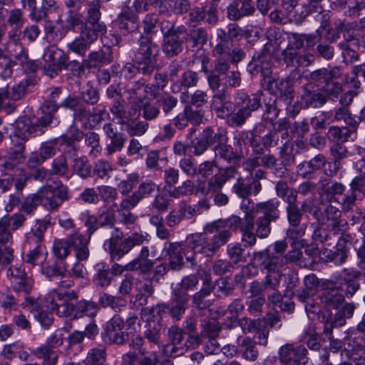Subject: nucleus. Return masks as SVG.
Masks as SVG:
<instances>
[{"label": "nucleus", "mask_w": 365, "mask_h": 365, "mask_svg": "<svg viewBox=\"0 0 365 365\" xmlns=\"http://www.w3.org/2000/svg\"><path fill=\"white\" fill-rule=\"evenodd\" d=\"M78 296L74 291L58 292L52 290L46 294L43 299V311L36 299L31 297H26L22 303L24 312H29L30 314L22 315L21 319L34 318V319H49L48 314L55 315L59 318L70 317L73 314L74 318H82L84 317H95L98 311L96 304L87 301H81L76 304Z\"/></svg>", "instance_id": "f257e3e1"}, {"label": "nucleus", "mask_w": 365, "mask_h": 365, "mask_svg": "<svg viewBox=\"0 0 365 365\" xmlns=\"http://www.w3.org/2000/svg\"><path fill=\"white\" fill-rule=\"evenodd\" d=\"M230 240V234L226 232L220 222H211L204 227V232L188 236L186 244L195 253L206 257L214 256Z\"/></svg>", "instance_id": "f03ea898"}, {"label": "nucleus", "mask_w": 365, "mask_h": 365, "mask_svg": "<svg viewBox=\"0 0 365 365\" xmlns=\"http://www.w3.org/2000/svg\"><path fill=\"white\" fill-rule=\"evenodd\" d=\"M4 57L5 59L0 60V66L2 68L1 76L4 78L12 76V67L14 65H19L26 73H34L39 67L36 61L29 59L26 49L16 40L8 43Z\"/></svg>", "instance_id": "7ed1b4c3"}, {"label": "nucleus", "mask_w": 365, "mask_h": 365, "mask_svg": "<svg viewBox=\"0 0 365 365\" xmlns=\"http://www.w3.org/2000/svg\"><path fill=\"white\" fill-rule=\"evenodd\" d=\"M123 234L118 229H115L110 239L104 243L105 250H107L113 259L119 260L125 254H128L135 246H140L144 242H148L150 236L148 233L133 232L122 240Z\"/></svg>", "instance_id": "20e7f679"}, {"label": "nucleus", "mask_w": 365, "mask_h": 365, "mask_svg": "<svg viewBox=\"0 0 365 365\" xmlns=\"http://www.w3.org/2000/svg\"><path fill=\"white\" fill-rule=\"evenodd\" d=\"M158 46L148 36H142L138 41V48L135 52L134 59L138 65V71L143 74H150L155 68L158 54Z\"/></svg>", "instance_id": "39448f33"}, {"label": "nucleus", "mask_w": 365, "mask_h": 365, "mask_svg": "<svg viewBox=\"0 0 365 365\" xmlns=\"http://www.w3.org/2000/svg\"><path fill=\"white\" fill-rule=\"evenodd\" d=\"M235 100L238 110L227 117V123L231 127L242 125L251 116L252 112L261 106L260 97L257 94L248 96L245 93H237Z\"/></svg>", "instance_id": "423d86ee"}, {"label": "nucleus", "mask_w": 365, "mask_h": 365, "mask_svg": "<svg viewBox=\"0 0 365 365\" xmlns=\"http://www.w3.org/2000/svg\"><path fill=\"white\" fill-rule=\"evenodd\" d=\"M307 354L303 345L294 346L292 344H286L278 350L279 360L283 365H313Z\"/></svg>", "instance_id": "0eeeda50"}, {"label": "nucleus", "mask_w": 365, "mask_h": 365, "mask_svg": "<svg viewBox=\"0 0 365 365\" xmlns=\"http://www.w3.org/2000/svg\"><path fill=\"white\" fill-rule=\"evenodd\" d=\"M41 205L49 211L58 210L68 199V189L62 184L56 189L51 185L43 186L38 190Z\"/></svg>", "instance_id": "6e6552de"}, {"label": "nucleus", "mask_w": 365, "mask_h": 365, "mask_svg": "<svg viewBox=\"0 0 365 365\" xmlns=\"http://www.w3.org/2000/svg\"><path fill=\"white\" fill-rule=\"evenodd\" d=\"M98 36L93 29H90L87 26V24H82L80 35L67 43L68 53L85 57L91 46L97 41Z\"/></svg>", "instance_id": "1a4fd4ad"}, {"label": "nucleus", "mask_w": 365, "mask_h": 365, "mask_svg": "<svg viewBox=\"0 0 365 365\" xmlns=\"http://www.w3.org/2000/svg\"><path fill=\"white\" fill-rule=\"evenodd\" d=\"M129 321H108L101 333L103 341L106 345H123L128 339V328L130 324H127Z\"/></svg>", "instance_id": "9d476101"}, {"label": "nucleus", "mask_w": 365, "mask_h": 365, "mask_svg": "<svg viewBox=\"0 0 365 365\" xmlns=\"http://www.w3.org/2000/svg\"><path fill=\"white\" fill-rule=\"evenodd\" d=\"M346 190L344 184L333 181L329 178H322L318 182V194L321 204L339 203L336 195H342Z\"/></svg>", "instance_id": "9b49d317"}, {"label": "nucleus", "mask_w": 365, "mask_h": 365, "mask_svg": "<svg viewBox=\"0 0 365 365\" xmlns=\"http://www.w3.org/2000/svg\"><path fill=\"white\" fill-rule=\"evenodd\" d=\"M7 277L14 291L23 292L26 294L31 292L34 280L27 275L21 264L9 267L7 270Z\"/></svg>", "instance_id": "f8f14e48"}, {"label": "nucleus", "mask_w": 365, "mask_h": 365, "mask_svg": "<svg viewBox=\"0 0 365 365\" xmlns=\"http://www.w3.org/2000/svg\"><path fill=\"white\" fill-rule=\"evenodd\" d=\"M241 327L244 333L254 334L259 339L258 343L260 345H267V336L270 328L279 321H236Z\"/></svg>", "instance_id": "ddd939ff"}, {"label": "nucleus", "mask_w": 365, "mask_h": 365, "mask_svg": "<svg viewBox=\"0 0 365 365\" xmlns=\"http://www.w3.org/2000/svg\"><path fill=\"white\" fill-rule=\"evenodd\" d=\"M253 256L255 260L257 261L263 269L269 273V274L273 273L274 274V276L279 275L280 279L279 271L284 264L283 257L281 255H275L269 250H265L254 252Z\"/></svg>", "instance_id": "4468645a"}, {"label": "nucleus", "mask_w": 365, "mask_h": 365, "mask_svg": "<svg viewBox=\"0 0 365 365\" xmlns=\"http://www.w3.org/2000/svg\"><path fill=\"white\" fill-rule=\"evenodd\" d=\"M210 107L217 116L222 119L232 114L235 108L230 100V94L225 90L220 91L213 95Z\"/></svg>", "instance_id": "2eb2a0df"}, {"label": "nucleus", "mask_w": 365, "mask_h": 365, "mask_svg": "<svg viewBox=\"0 0 365 365\" xmlns=\"http://www.w3.org/2000/svg\"><path fill=\"white\" fill-rule=\"evenodd\" d=\"M66 240L71 248H73L76 259L87 260L90 256L88 244L90 238L79 231L68 235Z\"/></svg>", "instance_id": "dca6fc26"}, {"label": "nucleus", "mask_w": 365, "mask_h": 365, "mask_svg": "<svg viewBox=\"0 0 365 365\" xmlns=\"http://www.w3.org/2000/svg\"><path fill=\"white\" fill-rule=\"evenodd\" d=\"M341 217V211L332 203H329L324 211L323 220L329 222L328 227L335 235L345 232L347 228V222Z\"/></svg>", "instance_id": "f3484780"}, {"label": "nucleus", "mask_w": 365, "mask_h": 365, "mask_svg": "<svg viewBox=\"0 0 365 365\" xmlns=\"http://www.w3.org/2000/svg\"><path fill=\"white\" fill-rule=\"evenodd\" d=\"M58 52L53 47L47 48L43 53V59L45 62L43 68L51 77L58 75V72L66 68V57L61 55L56 61Z\"/></svg>", "instance_id": "a211bd4d"}, {"label": "nucleus", "mask_w": 365, "mask_h": 365, "mask_svg": "<svg viewBox=\"0 0 365 365\" xmlns=\"http://www.w3.org/2000/svg\"><path fill=\"white\" fill-rule=\"evenodd\" d=\"M163 251L168 257L169 267L173 270H180L183 265V247L180 242H165L163 247Z\"/></svg>", "instance_id": "6ab92c4d"}, {"label": "nucleus", "mask_w": 365, "mask_h": 365, "mask_svg": "<svg viewBox=\"0 0 365 365\" xmlns=\"http://www.w3.org/2000/svg\"><path fill=\"white\" fill-rule=\"evenodd\" d=\"M254 0H237L227 8V17L232 21L252 15L255 9Z\"/></svg>", "instance_id": "aec40b11"}, {"label": "nucleus", "mask_w": 365, "mask_h": 365, "mask_svg": "<svg viewBox=\"0 0 365 365\" xmlns=\"http://www.w3.org/2000/svg\"><path fill=\"white\" fill-rule=\"evenodd\" d=\"M105 115L106 113L104 110H99L98 113H91L81 106L73 112V118L76 121L80 122L86 128H91L96 125Z\"/></svg>", "instance_id": "412c9836"}, {"label": "nucleus", "mask_w": 365, "mask_h": 365, "mask_svg": "<svg viewBox=\"0 0 365 365\" xmlns=\"http://www.w3.org/2000/svg\"><path fill=\"white\" fill-rule=\"evenodd\" d=\"M113 61L110 47L91 52L83 61V66L88 69L101 67L108 64Z\"/></svg>", "instance_id": "4be33fe9"}, {"label": "nucleus", "mask_w": 365, "mask_h": 365, "mask_svg": "<svg viewBox=\"0 0 365 365\" xmlns=\"http://www.w3.org/2000/svg\"><path fill=\"white\" fill-rule=\"evenodd\" d=\"M100 1L98 0L93 1L89 4V6L88 9V16H87V26L90 29H93L94 32L96 33L97 35L104 34L106 33V26L103 23H99V20L101 19V12H100Z\"/></svg>", "instance_id": "5701e85b"}, {"label": "nucleus", "mask_w": 365, "mask_h": 365, "mask_svg": "<svg viewBox=\"0 0 365 365\" xmlns=\"http://www.w3.org/2000/svg\"><path fill=\"white\" fill-rule=\"evenodd\" d=\"M13 142L14 143V146L11 148L9 152L8 160L5 163L6 168L13 167L19 164L26 158V140L24 138H20L19 136H14Z\"/></svg>", "instance_id": "b1692460"}, {"label": "nucleus", "mask_w": 365, "mask_h": 365, "mask_svg": "<svg viewBox=\"0 0 365 365\" xmlns=\"http://www.w3.org/2000/svg\"><path fill=\"white\" fill-rule=\"evenodd\" d=\"M213 56L217 58L215 61V69L219 74H225L229 71L230 65L227 56L229 54V48L224 42H220L214 48Z\"/></svg>", "instance_id": "393cba45"}, {"label": "nucleus", "mask_w": 365, "mask_h": 365, "mask_svg": "<svg viewBox=\"0 0 365 365\" xmlns=\"http://www.w3.org/2000/svg\"><path fill=\"white\" fill-rule=\"evenodd\" d=\"M110 112L116 118L118 124L125 125L133 120L136 112V107L135 104L131 103L130 109L127 110L124 103L115 101L110 108Z\"/></svg>", "instance_id": "a878e982"}, {"label": "nucleus", "mask_w": 365, "mask_h": 365, "mask_svg": "<svg viewBox=\"0 0 365 365\" xmlns=\"http://www.w3.org/2000/svg\"><path fill=\"white\" fill-rule=\"evenodd\" d=\"M169 338L172 341L171 355L180 356L186 351L183 343L185 331L176 326H172L168 330Z\"/></svg>", "instance_id": "bb28decb"}, {"label": "nucleus", "mask_w": 365, "mask_h": 365, "mask_svg": "<svg viewBox=\"0 0 365 365\" xmlns=\"http://www.w3.org/2000/svg\"><path fill=\"white\" fill-rule=\"evenodd\" d=\"M199 280L196 275L190 274L183 277L181 282L173 289V294L177 295L181 301L189 299L188 291L193 290L198 284Z\"/></svg>", "instance_id": "cd10ccee"}, {"label": "nucleus", "mask_w": 365, "mask_h": 365, "mask_svg": "<svg viewBox=\"0 0 365 365\" xmlns=\"http://www.w3.org/2000/svg\"><path fill=\"white\" fill-rule=\"evenodd\" d=\"M135 301H140V305L147 302V299L152 296L154 292L153 281L150 279L143 278L135 281Z\"/></svg>", "instance_id": "c85d7f7f"}, {"label": "nucleus", "mask_w": 365, "mask_h": 365, "mask_svg": "<svg viewBox=\"0 0 365 365\" xmlns=\"http://www.w3.org/2000/svg\"><path fill=\"white\" fill-rule=\"evenodd\" d=\"M278 202L268 200L264 202H259L255 206V215H261L259 217L265 218L269 221L276 220L279 216L278 210Z\"/></svg>", "instance_id": "c756f323"}, {"label": "nucleus", "mask_w": 365, "mask_h": 365, "mask_svg": "<svg viewBox=\"0 0 365 365\" xmlns=\"http://www.w3.org/2000/svg\"><path fill=\"white\" fill-rule=\"evenodd\" d=\"M163 51L168 57H173L182 50V41L180 38V32L173 33L164 37Z\"/></svg>", "instance_id": "7c9ffc66"}, {"label": "nucleus", "mask_w": 365, "mask_h": 365, "mask_svg": "<svg viewBox=\"0 0 365 365\" xmlns=\"http://www.w3.org/2000/svg\"><path fill=\"white\" fill-rule=\"evenodd\" d=\"M321 302L329 309H339L344 302V297L337 289L325 290L321 295Z\"/></svg>", "instance_id": "2f4dec72"}, {"label": "nucleus", "mask_w": 365, "mask_h": 365, "mask_svg": "<svg viewBox=\"0 0 365 365\" xmlns=\"http://www.w3.org/2000/svg\"><path fill=\"white\" fill-rule=\"evenodd\" d=\"M326 164V160L323 155H317L312 158L309 161L306 162L305 166H307L309 172H303L304 165H299L297 166L298 175L305 179H312L314 173L316 170L322 168Z\"/></svg>", "instance_id": "473e14b6"}, {"label": "nucleus", "mask_w": 365, "mask_h": 365, "mask_svg": "<svg viewBox=\"0 0 365 365\" xmlns=\"http://www.w3.org/2000/svg\"><path fill=\"white\" fill-rule=\"evenodd\" d=\"M137 205L130 200L128 197L123 199L118 208L119 221L126 225H133L137 220L130 210Z\"/></svg>", "instance_id": "72a5a7b5"}, {"label": "nucleus", "mask_w": 365, "mask_h": 365, "mask_svg": "<svg viewBox=\"0 0 365 365\" xmlns=\"http://www.w3.org/2000/svg\"><path fill=\"white\" fill-rule=\"evenodd\" d=\"M340 70L337 67L331 68H322L310 73V78L317 82L324 83L325 85L332 82L340 76Z\"/></svg>", "instance_id": "f704fd0d"}, {"label": "nucleus", "mask_w": 365, "mask_h": 365, "mask_svg": "<svg viewBox=\"0 0 365 365\" xmlns=\"http://www.w3.org/2000/svg\"><path fill=\"white\" fill-rule=\"evenodd\" d=\"M255 223L253 217L245 219L243 224L241 225L240 231L242 234V242L244 247H253L257 243L256 232H254Z\"/></svg>", "instance_id": "c9c22d12"}, {"label": "nucleus", "mask_w": 365, "mask_h": 365, "mask_svg": "<svg viewBox=\"0 0 365 365\" xmlns=\"http://www.w3.org/2000/svg\"><path fill=\"white\" fill-rule=\"evenodd\" d=\"M31 354L42 360V365H56L58 358V350H53L43 344L33 349Z\"/></svg>", "instance_id": "e433bc0d"}, {"label": "nucleus", "mask_w": 365, "mask_h": 365, "mask_svg": "<svg viewBox=\"0 0 365 365\" xmlns=\"http://www.w3.org/2000/svg\"><path fill=\"white\" fill-rule=\"evenodd\" d=\"M157 185L151 180L142 182L136 191H135L128 198L134 203L138 205L141 200L148 198L155 192Z\"/></svg>", "instance_id": "4c0bfd02"}, {"label": "nucleus", "mask_w": 365, "mask_h": 365, "mask_svg": "<svg viewBox=\"0 0 365 365\" xmlns=\"http://www.w3.org/2000/svg\"><path fill=\"white\" fill-rule=\"evenodd\" d=\"M286 202L288 205L287 207V218L290 225H299L301 224L302 213L299 210L297 202V194H291L287 199Z\"/></svg>", "instance_id": "58836bf2"}, {"label": "nucleus", "mask_w": 365, "mask_h": 365, "mask_svg": "<svg viewBox=\"0 0 365 365\" xmlns=\"http://www.w3.org/2000/svg\"><path fill=\"white\" fill-rule=\"evenodd\" d=\"M227 255L230 262L234 264L245 263L249 254L245 252L243 246L239 242L230 243L227 246Z\"/></svg>", "instance_id": "ea45409f"}, {"label": "nucleus", "mask_w": 365, "mask_h": 365, "mask_svg": "<svg viewBox=\"0 0 365 365\" xmlns=\"http://www.w3.org/2000/svg\"><path fill=\"white\" fill-rule=\"evenodd\" d=\"M276 284H279V275L272 276V274H267L263 283L257 281L251 283L250 292L252 296L255 297L263 292H267L269 287H274Z\"/></svg>", "instance_id": "a19ab883"}, {"label": "nucleus", "mask_w": 365, "mask_h": 365, "mask_svg": "<svg viewBox=\"0 0 365 365\" xmlns=\"http://www.w3.org/2000/svg\"><path fill=\"white\" fill-rule=\"evenodd\" d=\"M302 101L306 107L317 108L324 105L327 98L321 92L305 91L302 96Z\"/></svg>", "instance_id": "79ce46f5"}, {"label": "nucleus", "mask_w": 365, "mask_h": 365, "mask_svg": "<svg viewBox=\"0 0 365 365\" xmlns=\"http://www.w3.org/2000/svg\"><path fill=\"white\" fill-rule=\"evenodd\" d=\"M41 205L38 192L27 195L21 202L19 210L25 215H31Z\"/></svg>", "instance_id": "37998d69"}, {"label": "nucleus", "mask_w": 365, "mask_h": 365, "mask_svg": "<svg viewBox=\"0 0 365 365\" xmlns=\"http://www.w3.org/2000/svg\"><path fill=\"white\" fill-rule=\"evenodd\" d=\"M242 351V356L247 361H255L257 359L259 352L255 342L250 337L242 340L240 345Z\"/></svg>", "instance_id": "c03bdc74"}, {"label": "nucleus", "mask_w": 365, "mask_h": 365, "mask_svg": "<svg viewBox=\"0 0 365 365\" xmlns=\"http://www.w3.org/2000/svg\"><path fill=\"white\" fill-rule=\"evenodd\" d=\"M201 138L210 146L215 143L227 141L226 132L222 130H217L216 132L211 128L207 127L203 130Z\"/></svg>", "instance_id": "a18cd8bd"}, {"label": "nucleus", "mask_w": 365, "mask_h": 365, "mask_svg": "<svg viewBox=\"0 0 365 365\" xmlns=\"http://www.w3.org/2000/svg\"><path fill=\"white\" fill-rule=\"evenodd\" d=\"M168 317H169L168 307L165 304H158L155 307H146L141 311V317L147 319H162Z\"/></svg>", "instance_id": "49530a36"}, {"label": "nucleus", "mask_w": 365, "mask_h": 365, "mask_svg": "<svg viewBox=\"0 0 365 365\" xmlns=\"http://www.w3.org/2000/svg\"><path fill=\"white\" fill-rule=\"evenodd\" d=\"M233 171V169H227L225 170L222 173L215 175L208 182L207 192H211L212 193H215L220 192L225 182L227 180L228 178H230V175L232 174Z\"/></svg>", "instance_id": "de8ad7c7"}, {"label": "nucleus", "mask_w": 365, "mask_h": 365, "mask_svg": "<svg viewBox=\"0 0 365 365\" xmlns=\"http://www.w3.org/2000/svg\"><path fill=\"white\" fill-rule=\"evenodd\" d=\"M136 16L128 11L121 13L115 20L119 29L125 31H133L136 28Z\"/></svg>", "instance_id": "09e8293b"}, {"label": "nucleus", "mask_w": 365, "mask_h": 365, "mask_svg": "<svg viewBox=\"0 0 365 365\" xmlns=\"http://www.w3.org/2000/svg\"><path fill=\"white\" fill-rule=\"evenodd\" d=\"M145 330L144 336L150 341L155 344L159 343L163 325L160 321H146Z\"/></svg>", "instance_id": "8fccbe9b"}, {"label": "nucleus", "mask_w": 365, "mask_h": 365, "mask_svg": "<svg viewBox=\"0 0 365 365\" xmlns=\"http://www.w3.org/2000/svg\"><path fill=\"white\" fill-rule=\"evenodd\" d=\"M154 262L151 259L135 258L125 265L127 271H139L142 274H148L152 270Z\"/></svg>", "instance_id": "3c124183"}, {"label": "nucleus", "mask_w": 365, "mask_h": 365, "mask_svg": "<svg viewBox=\"0 0 365 365\" xmlns=\"http://www.w3.org/2000/svg\"><path fill=\"white\" fill-rule=\"evenodd\" d=\"M365 354V345L361 344L356 341L352 344H349L347 347H345L341 351V356L342 359H350L354 357H361Z\"/></svg>", "instance_id": "603ef678"}, {"label": "nucleus", "mask_w": 365, "mask_h": 365, "mask_svg": "<svg viewBox=\"0 0 365 365\" xmlns=\"http://www.w3.org/2000/svg\"><path fill=\"white\" fill-rule=\"evenodd\" d=\"M222 329L219 321H202L201 336L208 339L217 338Z\"/></svg>", "instance_id": "864d4df0"}, {"label": "nucleus", "mask_w": 365, "mask_h": 365, "mask_svg": "<svg viewBox=\"0 0 365 365\" xmlns=\"http://www.w3.org/2000/svg\"><path fill=\"white\" fill-rule=\"evenodd\" d=\"M21 4L23 9L29 11V17L32 21L38 22L46 17V11L38 10L36 0H21Z\"/></svg>", "instance_id": "5fc2aeb1"}, {"label": "nucleus", "mask_w": 365, "mask_h": 365, "mask_svg": "<svg viewBox=\"0 0 365 365\" xmlns=\"http://www.w3.org/2000/svg\"><path fill=\"white\" fill-rule=\"evenodd\" d=\"M1 219L12 231H16L21 228L26 221V215L21 211L12 215H5L1 217Z\"/></svg>", "instance_id": "6e6d98bb"}, {"label": "nucleus", "mask_w": 365, "mask_h": 365, "mask_svg": "<svg viewBox=\"0 0 365 365\" xmlns=\"http://www.w3.org/2000/svg\"><path fill=\"white\" fill-rule=\"evenodd\" d=\"M68 170L67 158L65 155H61L53 160L49 171L51 175L64 176Z\"/></svg>", "instance_id": "4d7b16f0"}, {"label": "nucleus", "mask_w": 365, "mask_h": 365, "mask_svg": "<svg viewBox=\"0 0 365 365\" xmlns=\"http://www.w3.org/2000/svg\"><path fill=\"white\" fill-rule=\"evenodd\" d=\"M140 176L138 173H131L126 176V178L121 180L118 185L120 192L123 195H127L132 191L135 185L139 182Z\"/></svg>", "instance_id": "13d9d810"}, {"label": "nucleus", "mask_w": 365, "mask_h": 365, "mask_svg": "<svg viewBox=\"0 0 365 365\" xmlns=\"http://www.w3.org/2000/svg\"><path fill=\"white\" fill-rule=\"evenodd\" d=\"M136 108L138 107L142 110V116L145 120H153L156 119L160 113L158 107L151 104L149 102L136 103Z\"/></svg>", "instance_id": "bf43d9fd"}, {"label": "nucleus", "mask_w": 365, "mask_h": 365, "mask_svg": "<svg viewBox=\"0 0 365 365\" xmlns=\"http://www.w3.org/2000/svg\"><path fill=\"white\" fill-rule=\"evenodd\" d=\"M292 227L289 228L287 232V237L292 240V245L303 246L302 241L300 239L305 233L306 226L304 225H291Z\"/></svg>", "instance_id": "052dcab7"}, {"label": "nucleus", "mask_w": 365, "mask_h": 365, "mask_svg": "<svg viewBox=\"0 0 365 365\" xmlns=\"http://www.w3.org/2000/svg\"><path fill=\"white\" fill-rule=\"evenodd\" d=\"M144 85V81H138L135 82L134 84L127 87L126 92L129 94L130 103L136 105V103H143V99L141 95V90H143Z\"/></svg>", "instance_id": "680f3d73"}, {"label": "nucleus", "mask_w": 365, "mask_h": 365, "mask_svg": "<svg viewBox=\"0 0 365 365\" xmlns=\"http://www.w3.org/2000/svg\"><path fill=\"white\" fill-rule=\"evenodd\" d=\"M125 130L130 136H142L149 128L146 121H130L125 125Z\"/></svg>", "instance_id": "e2e57ef3"}, {"label": "nucleus", "mask_w": 365, "mask_h": 365, "mask_svg": "<svg viewBox=\"0 0 365 365\" xmlns=\"http://www.w3.org/2000/svg\"><path fill=\"white\" fill-rule=\"evenodd\" d=\"M188 301L189 299H186L185 302L181 301L178 298L177 295L173 294L172 307L170 308L168 307V315L177 319L182 317Z\"/></svg>", "instance_id": "0e129e2a"}, {"label": "nucleus", "mask_w": 365, "mask_h": 365, "mask_svg": "<svg viewBox=\"0 0 365 365\" xmlns=\"http://www.w3.org/2000/svg\"><path fill=\"white\" fill-rule=\"evenodd\" d=\"M173 199H170L165 191L155 195L152 202L153 208L160 212H165L173 203Z\"/></svg>", "instance_id": "69168bd1"}, {"label": "nucleus", "mask_w": 365, "mask_h": 365, "mask_svg": "<svg viewBox=\"0 0 365 365\" xmlns=\"http://www.w3.org/2000/svg\"><path fill=\"white\" fill-rule=\"evenodd\" d=\"M32 83V80L30 78H25L24 79L15 84L12 88V93L11 99L17 101L22 98L28 91V88Z\"/></svg>", "instance_id": "338daca9"}, {"label": "nucleus", "mask_w": 365, "mask_h": 365, "mask_svg": "<svg viewBox=\"0 0 365 365\" xmlns=\"http://www.w3.org/2000/svg\"><path fill=\"white\" fill-rule=\"evenodd\" d=\"M70 248L66 238L56 240L53 246V252L57 258L63 259L69 255Z\"/></svg>", "instance_id": "774afa93"}]
</instances>
